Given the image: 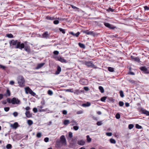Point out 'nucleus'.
I'll list each match as a JSON object with an SVG mask.
<instances>
[{
  "instance_id": "e2e57ef3",
  "label": "nucleus",
  "mask_w": 149,
  "mask_h": 149,
  "mask_svg": "<svg viewBox=\"0 0 149 149\" xmlns=\"http://www.w3.org/2000/svg\"><path fill=\"white\" fill-rule=\"evenodd\" d=\"M49 140V139L48 137H46L44 139V141L46 142H47Z\"/></svg>"
},
{
  "instance_id": "4be33fe9",
  "label": "nucleus",
  "mask_w": 149,
  "mask_h": 149,
  "mask_svg": "<svg viewBox=\"0 0 149 149\" xmlns=\"http://www.w3.org/2000/svg\"><path fill=\"white\" fill-rule=\"evenodd\" d=\"M46 19L48 20H53L56 19V18H55L54 17H50L48 16L46 17Z\"/></svg>"
},
{
  "instance_id": "49530a36",
  "label": "nucleus",
  "mask_w": 149,
  "mask_h": 149,
  "mask_svg": "<svg viewBox=\"0 0 149 149\" xmlns=\"http://www.w3.org/2000/svg\"><path fill=\"white\" fill-rule=\"evenodd\" d=\"M6 93L8 96H10V91L8 89L6 91Z\"/></svg>"
},
{
  "instance_id": "4d7b16f0",
  "label": "nucleus",
  "mask_w": 149,
  "mask_h": 149,
  "mask_svg": "<svg viewBox=\"0 0 149 149\" xmlns=\"http://www.w3.org/2000/svg\"><path fill=\"white\" fill-rule=\"evenodd\" d=\"M41 104L43 105H44L45 104V101L44 99H43L42 100L41 102Z\"/></svg>"
},
{
  "instance_id": "f257e3e1",
  "label": "nucleus",
  "mask_w": 149,
  "mask_h": 149,
  "mask_svg": "<svg viewBox=\"0 0 149 149\" xmlns=\"http://www.w3.org/2000/svg\"><path fill=\"white\" fill-rule=\"evenodd\" d=\"M9 44L10 46L15 45H16L15 48L16 49H19L22 50L24 47V43H21L20 42L18 41L17 40H12L9 42Z\"/></svg>"
},
{
  "instance_id": "4468645a",
  "label": "nucleus",
  "mask_w": 149,
  "mask_h": 149,
  "mask_svg": "<svg viewBox=\"0 0 149 149\" xmlns=\"http://www.w3.org/2000/svg\"><path fill=\"white\" fill-rule=\"evenodd\" d=\"M43 107V106H40L38 107V110L40 112L45 111H47V109H42V108Z\"/></svg>"
},
{
  "instance_id": "a878e982",
  "label": "nucleus",
  "mask_w": 149,
  "mask_h": 149,
  "mask_svg": "<svg viewBox=\"0 0 149 149\" xmlns=\"http://www.w3.org/2000/svg\"><path fill=\"white\" fill-rule=\"evenodd\" d=\"M78 45L81 48L83 49H85V46L83 44L79 42L78 43Z\"/></svg>"
},
{
  "instance_id": "7c9ffc66",
  "label": "nucleus",
  "mask_w": 149,
  "mask_h": 149,
  "mask_svg": "<svg viewBox=\"0 0 149 149\" xmlns=\"http://www.w3.org/2000/svg\"><path fill=\"white\" fill-rule=\"evenodd\" d=\"M27 123L29 125H31L33 124V122L31 120H27Z\"/></svg>"
},
{
  "instance_id": "c85d7f7f",
  "label": "nucleus",
  "mask_w": 149,
  "mask_h": 149,
  "mask_svg": "<svg viewBox=\"0 0 149 149\" xmlns=\"http://www.w3.org/2000/svg\"><path fill=\"white\" fill-rule=\"evenodd\" d=\"M99 89L100 90L101 93H103L104 91V89L103 87L102 86H100L99 87Z\"/></svg>"
},
{
  "instance_id": "20e7f679",
  "label": "nucleus",
  "mask_w": 149,
  "mask_h": 149,
  "mask_svg": "<svg viewBox=\"0 0 149 149\" xmlns=\"http://www.w3.org/2000/svg\"><path fill=\"white\" fill-rule=\"evenodd\" d=\"M104 25L106 27L111 29L113 30L116 27L114 26L113 25L107 22H104Z\"/></svg>"
},
{
  "instance_id": "0eeeda50",
  "label": "nucleus",
  "mask_w": 149,
  "mask_h": 149,
  "mask_svg": "<svg viewBox=\"0 0 149 149\" xmlns=\"http://www.w3.org/2000/svg\"><path fill=\"white\" fill-rule=\"evenodd\" d=\"M139 111L140 112H141V113L145 114L146 116H149V111L143 109L142 108L141 109H139Z\"/></svg>"
},
{
  "instance_id": "ea45409f",
  "label": "nucleus",
  "mask_w": 149,
  "mask_h": 149,
  "mask_svg": "<svg viewBox=\"0 0 149 149\" xmlns=\"http://www.w3.org/2000/svg\"><path fill=\"white\" fill-rule=\"evenodd\" d=\"M41 133L40 132H39L37 133L36 136L37 137L40 138L41 137Z\"/></svg>"
},
{
  "instance_id": "4c0bfd02",
  "label": "nucleus",
  "mask_w": 149,
  "mask_h": 149,
  "mask_svg": "<svg viewBox=\"0 0 149 149\" xmlns=\"http://www.w3.org/2000/svg\"><path fill=\"white\" fill-rule=\"evenodd\" d=\"M107 10L108 12L111 11V12H113L114 11V10L111 8H109L108 9H107Z\"/></svg>"
},
{
  "instance_id": "5fc2aeb1",
  "label": "nucleus",
  "mask_w": 149,
  "mask_h": 149,
  "mask_svg": "<svg viewBox=\"0 0 149 149\" xmlns=\"http://www.w3.org/2000/svg\"><path fill=\"white\" fill-rule=\"evenodd\" d=\"M10 108L9 107H6L4 108V110L6 111L7 112L9 110Z\"/></svg>"
},
{
  "instance_id": "a211bd4d",
  "label": "nucleus",
  "mask_w": 149,
  "mask_h": 149,
  "mask_svg": "<svg viewBox=\"0 0 149 149\" xmlns=\"http://www.w3.org/2000/svg\"><path fill=\"white\" fill-rule=\"evenodd\" d=\"M18 124L17 122H15L13 124L11 125V127L13 128L16 129L18 127Z\"/></svg>"
},
{
  "instance_id": "8fccbe9b",
  "label": "nucleus",
  "mask_w": 149,
  "mask_h": 149,
  "mask_svg": "<svg viewBox=\"0 0 149 149\" xmlns=\"http://www.w3.org/2000/svg\"><path fill=\"white\" fill-rule=\"evenodd\" d=\"M13 115L14 117H16L17 116L18 113L17 112H15L13 113Z\"/></svg>"
},
{
  "instance_id": "052dcab7",
  "label": "nucleus",
  "mask_w": 149,
  "mask_h": 149,
  "mask_svg": "<svg viewBox=\"0 0 149 149\" xmlns=\"http://www.w3.org/2000/svg\"><path fill=\"white\" fill-rule=\"evenodd\" d=\"M106 135L109 136H111L112 135V134L111 132H107L106 133Z\"/></svg>"
},
{
  "instance_id": "cd10ccee",
  "label": "nucleus",
  "mask_w": 149,
  "mask_h": 149,
  "mask_svg": "<svg viewBox=\"0 0 149 149\" xmlns=\"http://www.w3.org/2000/svg\"><path fill=\"white\" fill-rule=\"evenodd\" d=\"M70 123V121L68 120H65L63 122V124L65 125H67Z\"/></svg>"
},
{
  "instance_id": "e433bc0d",
  "label": "nucleus",
  "mask_w": 149,
  "mask_h": 149,
  "mask_svg": "<svg viewBox=\"0 0 149 149\" xmlns=\"http://www.w3.org/2000/svg\"><path fill=\"white\" fill-rule=\"evenodd\" d=\"M59 30L63 34H65V30L64 29H62L61 28H60Z\"/></svg>"
},
{
  "instance_id": "412c9836",
  "label": "nucleus",
  "mask_w": 149,
  "mask_h": 149,
  "mask_svg": "<svg viewBox=\"0 0 149 149\" xmlns=\"http://www.w3.org/2000/svg\"><path fill=\"white\" fill-rule=\"evenodd\" d=\"M61 71V68L59 66H57V70L56 71L55 74H59Z\"/></svg>"
},
{
  "instance_id": "0e129e2a",
  "label": "nucleus",
  "mask_w": 149,
  "mask_h": 149,
  "mask_svg": "<svg viewBox=\"0 0 149 149\" xmlns=\"http://www.w3.org/2000/svg\"><path fill=\"white\" fill-rule=\"evenodd\" d=\"M83 113V111L82 110L78 111L77 112V113L78 114H81V113Z\"/></svg>"
},
{
  "instance_id": "c756f323",
  "label": "nucleus",
  "mask_w": 149,
  "mask_h": 149,
  "mask_svg": "<svg viewBox=\"0 0 149 149\" xmlns=\"http://www.w3.org/2000/svg\"><path fill=\"white\" fill-rule=\"evenodd\" d=\"M108 70L110 72H113L114 71V68L111 67H109Z\"/></svg>"
},
{
  "instance_id": "c03bdc74",
  "label": "nucleus",
  "mask_w": 149,
  "mask_h": 149,
  "mask_svg": "<svg viewBox=\"0 0 149 149\" xmlns=\"http://www.w3.org/2000/svg\"><path fill=\"white\" fill-rule=\"evenodd\" d=\"M97 125L98 126H100L102 124V121H98L97 123Z\"/></svg>"
},
{
  "instance_id": "7ed1b4c3",
  "label": "nucleus",
  "mask_w": 149,
  "mask_h": 149,
  "mask_svg": "<svg viewBox=\"0 0 149 149\" xmlns=\"http://www.w3.org/2000/svg\"><path fill=\"white\" fill-rule=\"evenodd\" d=\"M11 103H12L13 104H19L20 103V101L17 98H16V97H13L11 99Z\"/></svg>"
},
{
  "instance_id": "393cba45",
  "label": "nucleus",
  "mask_w": 149,
  "mask_h": 149,
  "mask_svg": "<svg viewBox=\"0 0 149 149\" xmlns=\"http://www.w3.org/2000/svg\"><path fill=\"white\" fill-rule=\"evenodd\" d=\"M6 37L9 38H14L13 36L11 33H7L6 35Z\"/></svg>"
},
{
  "instance_id": "864d4df0",
  "label": "nucleus",
  "mask_w": 149,
  "mask_h": 149,
  "mask_svg": "<svg viewBox=\"0 0 149 149\" xmlns=\"http://www.w3.org/2000/svg\"><path fill=\"white\" fill-rule=\"evenodd\" d=\"M73 129L75 130H78V129H79V127L77 126H74L73 127Z\"/></svg>"
},
{
  "instance_id": "a19ab883",
  "label": "nucleus",
  "mask_w": 149,
  "mask_h": 149,
  "mask_svg": "<svg viewBox=\"0 0 149 149\" xmlns=\"http://www.w3.org/2000/svg\"><path fill=\"white\" fill-rule=\"evenodd\" d=\"M88 142H90L91 141V139L90 138L89 135H87L86 136Z\"/></svg>"
},
{
  "instance_id": "c9c22d12",
  "label": "nucleus",
  "mask_w": 149,
  "mask_h": 149,
  "mask_svg": "<svg viewBox=\"0 0 149 149\" xmlns=\"http://www.w3.org/2000/svg\"><path fill=\"white\" fill-rule=\"evenodd\" d=\"M120 96L122 97H124V95L123 92L122 91H120Z\"/></svg>"
},
{
  "instance_id": "13d9d810",
  "label": "nucleus",
  "mask_w": 149,
  "mask_h": 149,
  "mask_svg": "<svg viewBox=\"0 0 149 149\" xmlns=\"http://www.w3.org/2000/svg\"><path fill=\"white\" fill-rule=\"evenodd\" d=\"M53 54L54 55H57L59 54V52L57 51H55L54 52Z\"/></svg>"
},
{
  "instance_id": "58836bf2",
  "label": "nucleus",
  "mask_w": 149,
  "mask_h": 149,
  "mask_svg": "<svg viewBox=\"0 0 149 149\" xmlns=\"http://www.w3.org/2000/svg\"><path fill=\"white\" fill-rule=\"evenodd\" d=\"M134 125L133 124H130L128 125V128L130 129H131L134 127Z\"/></svg>"
},
{
  "instance_id": "dca6fc26",
  "label": "nucleus",
  "mask_w": 149,
  "mask_h": 149,
  "mask_svg": "<svg viewBox=\"0 0 149 149\" xmlns=\"http://www.w3.org/2000/svg\"><path fill=\"white\" fill-rule=\"evenodd\" d=\"M45 63H41L38 64L36 68V69H39L42 68L45 64Z\"/></svg>"
},
{
  "instance_id": "39448f33",
  "label": "nucleus",
  "mask_w": 149,
  "mask_h": 149,
  "mask_svg": "<svg viewBox=\"0 0 149 149\" xmlns=\"http://www.w3.org/2000/svg\"><path fill=\"white\" fill-rule=\"evenodd\" d=\"M60 141L62 144H66V141L64 135H62L60 137Z\"/></svg>"
},
{
  "instance_id": "f8f14e48",
  "label": "nucleus",
  "mask_w": 149,
  "mask_h": 149,
  "mask_svg": "<svg viewBox=\"0 0 149 149\" xmlns=\"http://www.w3.org/2000/svg\"><path fill=\"white\" fill-rule=\"evenodd\" d=\"M69 34H70L74 36H75L76 37H78L79 35L80 34V32H78L76 33H74L73 32H69Z\"/></svg>"
},
{
  "instance_id": "3c124183",
  "label": "nucleus",
  "mask_w": 149,
  "mask_h": 149,
  "mask_svg": "<svg viewBox=\"0 0 149 149\" xmlns=\"http://www.w3.org/2000/svg\"><path fill=\"white\" fill-rule=\"evenodd\" d=\"M48 93L50 95H52L53 94V92L51 90H49L48 91Z\"/></svg>"
},
{
  "instance_id": "f704fd0d",
  "label": "nucleus",
  "mask_w": 149,
  "mask_h": 149,
  "mask_svg": "<svg viewBox=\"0 0 149 149\" xmlns=\"http://www.w3.org/2000/svg\"><path fill=\"white\" fill-rule=\"evenodd\" d=\"M106 98V97L104 96L101 97L100 99V100L104 102Z\"/></svg>"
},
{
  "instance_id": "f03ea898",
  "label": "nucleus",
  "mask_w": 149,
  "mask_h": 149,
  "mask_svg": "<svg viewBox=\"0 0 149 149\" xmlns=\"http://www.w3.org/2000/svg\"><path fill=\"white\" fill-rule=\"evenodd\" d=\"M18 83L20 87H23L24 86L25 82L24 78L22 76H19L17 78Z\"/></svg>"
},
{
  "instance_id": "6e6552de",
  "label": "nucleus",
  "mask_w": 149,
  "mask_h": 149,
  "mask_svg": "<svg viewBox=\"0 0 149 149\" xmlns=\"http://www.w3.org/2000/svg\"><path fill=\"white\" fill-rule=\"evenodd\" d=\"M140 69L143 72L146 74H148V70L147 69V68H146L145 66H142L140 68Z\"/></svg>"
},
{
  "instance_id": "37998d69",
  "label": "nucleus",
  "mask_w": 149,
  "mask_h": 149,
  "mask_svg": "<svg viewBox=\"0 0 149 149\" xmlns=\"http://www.w3.org/2000/svg\"><path fill=\"white\" fill-rule=\"evenodd\" d=\"M30 94L33 96H35L36 95V93H35L32 90L31 91Z\"/></svg>"
},
{
  "instance_id": "9d476101",
  "label": "nucleus",
  "mask_w": 149,
  "mask_h": 149,
  "mask_svg": "<svg viewBox=\"0 0 149 149\" xmlns=\"http://www.w3.org/2000/svg\"><path fill=\"white\" fill-rule=\"evenodd\" d=\"M57 60L62 63H66L67 61L61 57H58Z\"/></svg>"
},
{
  "instance_id": "338daca9",
  "label": "nucleus",
  "mask_w": 149,
  "mask_h": 149,
  "mask_svg": "<svg viewBox=\"0 0 149 149\" xmlns=\"http://www.w3.org/2000/svg\"><path fill=\"white\" fill-rule=\"evenodd\" d=\"M62 113L64 115H66L67 113V112L66 110H64L62 111Z\"/></svg>"
},
{
  "instance_id": "774afa93",
  "label": "nucleus",
  "mask_w": 149,
  "mask_h": 149,
  "mask_svg": "<svg viewBox=\"0 0 149 149\" xmlns=\"http://www.w3.org/2000/svg\"><path fill=\"white\" fill-rule=\"evenodd\" d=\"M0 68H2L3 69H5L6 68V67L5 66H4L3 65H0Z\"/></svg>"
},
{
  "instance_id": "423d86ee",
  "label": "nucleus",
  "mask_w": 149,
  "mask_h": 149,
  "mask_svg": "<svg viewBox=\"0 0 149 149\" xmlns=\"http://www.w3.org/2000/svg\"><path fill=\"white\" fill-rule=\"evenodd\" d=\"M27 42H25L24 43V47L23 48H24V50L27 52L28 53H29L30 52V46L26 44V43Z\"/></svg>"
},
{
  "instance_id": "72a5a7b5",
  "label": "nucleus",
  "mask_w": 149,
  "mask_h": 149,
  "mask_svg": "<svg viewBox=\"0 0 149 149\" xmlns=\"http://www.w3.org/2000/svg\"><path fill=\"white\" fill-rule=\"evenodd\" d=\"M136 127L138 129H141L142 128L141 126L139 125L138 124H136Z\"/></svg>"
},
{
  "instance_id": "6ab92c4d",
  "label": "nucleus",
  "mask_w": 149,
  "mask_h": 149,
  "mask_svg": "<svg viewBox=\"0 0 149 149\" xmlns=\"http://www.w3.org/2000/svg\"><path fill=\"white\" fill-rule=\"evenodd\" d=\"M91 105V103L90 102H87L86 103H84L81 106L82 107H88L90 106Z\"/></svg>"
},
{
  "instance_id": "473e14b6",
  "label": "nucleus",
  "mask_w": 149,
  "mask_h": 149,
  "mask_svg": "<svg viewBox=\"0 0 149 149\" xmlns=\"http://www.w3.org/2000/svg\"><path fill=\"white\" fill-rule=\"evenodd\" d=\"M12 145L10 144H8L6 146V148L8 149H10L12 148Z\"/></svg>"
},
{
  "instance_id": "1a4fd4ad",
  "label": "nucleus",
  "mask_w": 149,
  "mask_h": 149,
  "mask_svg": "<svg viewBox=\"0 0 149 149\" xmlns=\"http://www.w3.org/2000/svg\"><path fill=\"white\" fill-rule=\"evenodd\" d=\"M84 64L88 67H91L93 68L95 67V65L91 61H85Z\"/></svg>"
},
{
  "instance_id": "9b49d317",
  "label": "nucleus",
  "mask_w": 149,
  "mask_h": 149,
  "mask_svg": "<svg viewBox=\"0 0 149 149\" xmlns=\"http://www.w3.org/2000/svg\"><path fill=\"white\" fill-rule=\"evenodd\" d=\"M131 58L132 60L134 61H136L138 62H139L140 61V59L138 57H134V56H131Z\"/></svg>"
},
{
  "instance_id": "bb28decb",
  "label": "nucleus",
  "mask_w": 149,
  "mask_h": 149,
  "mask_svg": "<svg viewBox=\"0 0 149 149\" xmlns=\"http://www.w3.org/2000/svg\"><path fill=\"white\" fill-rule=\"evenodd\" d=\"M88 35H91L94 36L95 35V33L93 31H89L88 33Z\"/></svg>"
},
{
  "instance_id": "680f3d73",
  "label": "nucleus",
  "mask_w": 149,
  "mask_h": 149,
  "mask_svg": "<svg viewBox=\"0 0 149 149\" xmlns=\"http://www.w3.org/2000/svg\"><path fill=\"white\" fill-rule=\"evenodd\" d=\"M144 8L145 10H149V7H148L147 6H145L144 7Z\"/></svg>"
},
{
  "instance_id": "09e8293b",
  "label": "nucleus",
  "mask_w": 149,
  "mask_h": 149,
  "mask_svg": "<svg viewBox=\"0 0 149 149\" xmlns=\"http://www.w3.org/2000/svg\"><path fill=\"white\" fill-rule=\"evenodd\" d=\"M119 104L120 106L122 107L124 105V103L122 101H120L119 102Z\"/></svg>"
},
{
  "instance_id": "bf43d9fd",
  "label": "nucleus",
  "mask_w": 149,
  "mask_h": 149,
  "mask_svg": "<svg viewBox=\"0 0 149 149\" xmlns=\"http://www.w3.org/2000/svg\"><path fill=\"white\" fill-rule=\"evenodd\" d=\"M71 6L72 8L74 9H76L77 10H78L79 9V8L74 6L73 5H71Z\"/></svg>"
},
{
  "instance_id": "2f4dec72",
  "label": "nucleus",
  "mask_w": 149,
  "mask_h": 149,
  "mask_svg": "<svg viewBox=\"0 0 149 149\" xmlns=\"http://www.w3.org/2000/svg\"><path fill=\"white\" fill-rule=\"evenodd\" d=\"M110 142L112 143L115 144L116 143V141L115 140L113 139H110Z\"/></svg>"
},
{
  "instance_id": "5701e85b",
  "label": "nucleus",
  "mask_w": 149,
  "mask_h": 149,
  "mask_svg": "<svg viewBox=\"0 0 149 149\" xmlns=\"http://www.w3.org/2000/svg\"><path fill=\"white\" fill-rule=\"evenodd\" d=\"M25 114L26 117L28 118H30L32 116V114L30 113L29 111H26L25 112Z\"/></svg>"
},
{
  "instance_id": "ddd939ff",
  "label": "nucleus",
  "mask_w": 149,
  "mask_h": 149,
  "mask_svg": "<svg viewBox=\"0 0 149 149\" xmlns=\"http://www.w3.org/2000/svg\"><path fill=\"white\" fill-rule=\"evenodd\" d=\"M85 142L83 140H81L77 141V144L83 146L85 144Z\"/></svg>"
},
{
  "instance_id": "2eb2a0df",
  "label": "nucleus",
  "mask_w": 149,
  "mask_h": 149,
  "mask_svg": "<svg viewBox=\"0 0 149 149\" xmlns=\"http://www.w3.org/2000/svg\"><path fill=\"white\" fill-rule=\"evenodd\" d=\"M25 93L26 94L28 93L30 94L32 90L29 87H27L25 88Z\"/></svg>"
},
{
  "instance_id": "69168bd1",
  "label": "nucleus",
  "mask_w": 149,
  "mask_h": 149,
  "mask_svg": "<svg viewBox=\"0 0 149 149\" xmlns=\"http://www.w3.org/2000/svg\"><path fill=\"white\" fill-rule=\"evenodd\" d=\"M33 111L34 113H36L37 112V109L36 108H34L33 109Z\"/></svg>"
},
{
  "instance_id": "79ce46f5",
  "label": "nucleus",
  "mask_w": 149,
  "mask_h": 149,
  "mask_svg": "<svg viewBox=\"0 0 149 149\" xmlns=\"http://www.w3.org/2000/svg\"><path fill=\"white\" fill-rule=\"evenodd\" d=\"M71 123H73V124H72V125H78V124L77 123V122L74 120H72L71 122Z\"/></svg>"
},
{
  "instance_id": "b1692460",
  "label": "nucleus",
  "mask_w": 149,
  "mask_h": 149,
  "mask_svg": "<svg viewBox=\"0 0 149 149\" xmlns=\"http://www.w3.org/2000/svg\"><path fill=\"white\" fill-rule=\"evenodd\" d=\"M127 81L129 82L132 84H135L136 83V81L132 79H127Z\"/></svg>"
},
{
  "instance_id": "6e6d98bb",
  "label": "nucleus",
  "mask_w": 149,
  "mask_h": 149,
  "mask_svg": "<svg viewBox=\"0 0 149 149\" xmlns=\"http://www.w3.org/2000/svg\"><path fill=\"white\" fill-rule=\"evenodd\" d=\"M7 101L9 103H11V100L10 98H7Z\"/></svg>"
},
{
  "instance_id": "de8ad7c7",
  "label": "nucleus",
  "mask_w": 149,
  "mask_h": 149,
  "mask_svg": "<svg viewBox=\"0 0 149 149\" xmlns=\"http://www.w3.org/2000/svg\"><path fill=\"white\" fill-rule=\"evenodd\" d=\"M73 136L72 133L70 132L69 133V137L70 138H71Z\"/></svg>"
},
{
  "instance_id": "aec40b11",
  "label": "nucleus",
  "mask_w": 149,
  "mask_h": 149,
  "mask_svg": "<svg viewBox=\"0 0 149 149\" xmlns=\"http://www.w3.org/2000/svg\"><path fill=\"white\" fill-rule=\"evenodd\" d=\"M80 83L82 85H86L87 83V80L84 79H82L80 81Z\"/></svg>"
},
{
  "instance_id": "603ef678",
  "label": "nucleus",
  "mask_w": 149,
  "mask_h": 149,
  "mask_svg": "<svg viewBox=\"0 0 149 149\" xmlns=\"http://www.w3.org/2000/svg\"><path fill=\"white\" fill-rule=\"evenodd\" d=\"M59 23V22L58 20H55L53 22V23L55 24H57Z\"/></svg>"
},
{
  "instance_id": "a18cd8bd",
  "label": "nucleus",
  "mask_w": 149,
  "mask_h": 149,
  "mask_svg": "<svg viewBox=\"0 0 149 149\" xmlns=\"http://www.w3.org/2000/svg\"><path fill=\"white\" fill-rule=\"evenodd\" d=\"M116 117L117 119H119L120 118V114L118 113H117L116 115Z\"/></svg>"
},
{
  "instance_id": "f3484780",
  "label": "nucleus",
  "mask_w": 149,
  "mask_h": 149,
  "mask_svg": "<svg viewBox=\"0 0 149 149\" xmlns=\"http://www.w3.org/2000/svg\"><path fill=\"white\" fill-rule=\"evenodd\" d=\"M49 36V34L48 31L45 32L42 35V37L47 38Z\"/></svg>"
}]
</instances>
